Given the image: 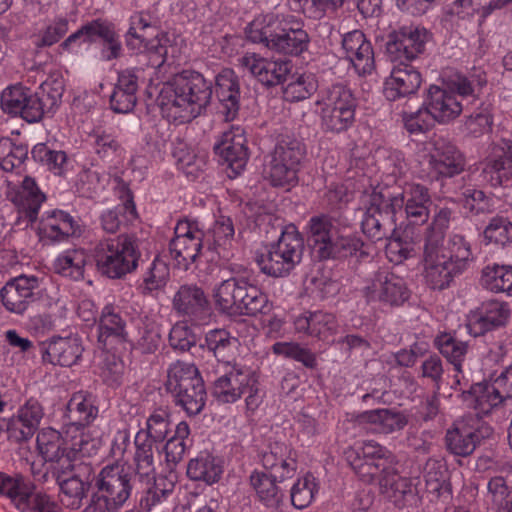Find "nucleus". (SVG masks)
I'll return each mask as SVG.
<instances>
[{
	"label": "nucleus",
	"instance_id": "nucleus-25",
	"mask_svg": "<svg viewBox=\"0 0 512 512\" xmlns=\"http://www.w3.org/2000/svg\"><path fill=\"white\" fill-rule=\"evenodd\" d=\"M241 65L267 87L283 84L292 69L289 60H268L255 53L244 55L241 58Z\"/></svg>",
	"mask_w": 512,
	"mask_h": 512
},
{
	"label": "nucleus",
	"instance_id": "nucleus-11",
	"mask_svg": "<svg viewBox=\"0 0 512 512\" xmlns=\"http://www.w3.org/2000/svg\"><path fill=\"white\" fill-rule=\"evenodd\" d=\"M383 190L396 214L404 210L408 225L427 223L432 200L426 186L418 183H405L402 191L397 194L391 193L387 188H383Z\"/></svg>",
	"mask_w": 512,
	"mask_h": 512
},
{
	"label": "nucleus",
	"instance_id": "nucleus-21",
	"mask_svg": "<svg viewBox=\"0 0 512 512\" xmlns=\"http://www.w3.org/2000/svg\"><path fill=\"white\" fill-rule=\"evenodd\" d=\"M97 341L107 350L129 342L127 321L119 307L107 304L102 308L97 319Z\"/></svg>",
	"mask_w": 512,
	"mask_h": 512
},
{
	"label": "nucleus",
	"instance_id": "nucleus-47",
	"mask_svg": "<svg viewBox=\"0 0 512 512\" xmlns=\"http://www.w3.org/2000/svg\"><path fill=\"white\" fill-rule=\"evenodd\" d=\"M190 427L187 422L181 421L175 428L174 435L169 438L164 446L165 461L172 471L183 460L186 452L192 446Z\"/></svg>",
	"mask_w": 512,
	"mask_h": 512
},
{
	"label": "nucleus",
	"instance_id": "nucleus-8",
	"mask_svg": "<svg viewBox=\"0 0 512 512\" xmlns=\"http://www.w3.org/2000/svg\"><path fill=\"white\" fill-rule=\"evenodd\" d=\"M363 234L373 243L390 239L397 230V214L383 188H374L364 196Z\"/></svg>",
	"mask_w": 512,
	"mask_h": 512
},
{
	"label": "nucleus",
	"instance_id": "nucleus-13",
	"mask_svg": "<svg viewBox=\"0 0 512 512\" xmlns=\"http://www.w3.org/2000/svg\"><path fill=\"white\" fill-rule=\"evenodd\" d=\"M222 367L224 368L222 375L213 383L212 396L222 404L235 403L246 394L249 384L253 385L256 372L236 361Z\"/></svg>",
	"mask_w": 512,
	"mask_h": 512
},
{
	"label": "nucleus",
	"instance_id": "nucleus-46",
	"mask_svg": "<svg viewBox=\"0 0 512 512\" xmlns=\"http://www.w3.org/2000/svg\"><path fill=\"white\" fill-rule=\"evenodd\" d=\"M491 390V383L480 382L471 385L469 390L463 391V400L476 411L475 414H472L473 416L480 417V414H488L494 407L503 402Z\"/></svg>",
	"mask_w": 512,
	"mask_h": 512
},
{
	"label": "nucleus",
	"instance_id": "nucleus-4",
	"mask_svg": "<svg viewBox=\"0 0 512 512\" xmlns=\"http://www.w3.org/2000/svg\"><path fill=\"white\" fill-rule=\"evenodd\" d=\"M140 240L135 234L123 233L100 240L94 248V259L101 275L121 279L138 267Z\"/></svg>",
	"mask_w": 512,
	"mask_h": 512
},
{
	"label": "nucleus",
	"instance_id": "nucleus-58",
	"mask_svg": "<svg viewBox=\"0 0 512 512\" xmlns=\"http://www.w3.org/2000/svg\"><path fill=\"white\" fill-rule=\"evenodd\" d=\"M57 483L61 490V503L67 508L79 509L90 487L88 480L81 479L80 474H72L65 479L57 481Z\"/></svg>",
	"mask_w": 512,
	"mask_h": 512
},
{
	"label": "nucleus",
	"instance_id": "nucleus-42",
	"mask_svg": "<svg viewBox=\"0 0 512 512\" xmlns=\"http://www.w3.org/2000/svg\"><path fill=\"white\" fill-rule=\"evenodd\" d=\"M197 382H204L198 368L192 363L177 360L169 365L164 386L167 393L171 394L189 386L193 387Z\"/></svg>",
	"mask_w": 512,
	"mask_h": 512
},
{
	"label": "nucleus",
	"instance_id": "nucleus-43",
	"mask_svg": "<svg viewBox=\"0 0 512 512\" xmlns=\"http://www.w3.org/2000/svg\"><path fill=\"white\" fill-rule=\"evenodd\" d=\"M357 420L378 425L379 430L385 434L400 431L408 424V418L403 412L387 408L364 411L357 415Z\"/></svg>",
	"mask_w": 512,
	"mask_h": 512
},
{
	"label": "nucleus",
	"instance_id": "nucleus-5",
	"mask_svg": "<svg viewBox=\"0 0 512 512\" xmlns=\"http://www.w3.org/2000/svg\"><path fill=\"white\" fill-rule=\"evenodd\" d=\"M303 251V237L291 225L281 231L278 240L268 245L266 253L258 255L256 261L264 274L275 278L285 277L300 264Z\"/></svg>",
	"mask_w": 512,
	"mask_h": 512
},
{
	"label": "nucleus",
	"instance_id": "nucleus-18",
	"mask_svg": "<svg viewBox=\"0 0 512 512\" xmlns=\"http://www.w3.org/2000/svg\"><path fill=\"white\" fill-rule=\"evenodd\" d=\"M213 151L235 176L239 175L249 159L245 130L240 126H231L216 139Z\"/></svg>",
	"mask_w": 512,
	"mask_h": 512
},
{
	"label": "nucleus",
	"instance_id": "nucleus-24",
	"mask_svg": "<svg viewBox=\"0 0 512 512\" xmlns=\"http://www.w3.org/2000/svg\"><path fill=\"white\" fill-rule=\"evenodd\" d=\"M432 177L436 180L452 178L465 168V158L460 150L451 142L438 139L429 157Z\"/></svg>",
	"mask_w": 512,
	"mask_h": 512
},
{
	"label": "nucleus",
	"instance_id": "nucleus-19",
	"mask_svg": "<svg viewBox=\"0 0 512 512\" xmlns=\"http://www.w3.org/2000/svg\"><path fill=\"white\" fill-rule=\"evenodd\" d=\"M394 63L389 77L383 84V95L390 102L415 95L423 82L421 72L411 63Z\"/></svg>",
	"mask_w": 512,
	"mask_h": 512
},
{
	"label": "nucleus",
	"instance_id": "nucleus-37",
	"mask_svg": "<svg viewBox=\"0 0 512 512\" xmlns=\"http://www.w3.org/2000/svg\"><path fill=\"white\" fill-rule=\"evenodd\" d=\"M118 187L122 204L101 215L102 228L108 233H116L121 225L137 216L133 194L128 185L120 179Z\"/></svg>",
	"mask_w": 512,
	"mask_h": 512
},
{
	"label": "nucleus",
	"instance_id": "nucleus-39",
	"mask_svg": "<svg viewBox=\"0 0 512 512\" xmlns=\"http://www.w3.org/2000/svg\"><path fill=\"white\" fill-rule=\"evenodd\" d=\"M156 443L135 435L133 468L128 467L129 473L135 474L140 483L151 484L156 476L154 445Z\"/></svg>",
	"mask_w": 512,
	"mask_h": 512
},
{
	"label": "nucleus",
	"instance_id": "nucleus-49",
	"mask_svg": "<svg viewBox=\"0 0 512 512\" xmlns=\"http://www.w3.org/2000/svg\"><path fill=\"white\" fill-rule=\"evenodd\" d=\"M99 38L103 41L101 56L105 61L119 59L123 55V46L120 36L112 22L102 19H94L93 42Z\"/></svg>",
	"mask_w": 512,
	"mask_h": 512
},
{
	"label": "nucleus",
	"instance_id": "nucleus-59",
	"mask_svg": "<svg viewBox=\"0 0 512 512\" xmlns=\"http://www.w3.org/2000/svg\"><path fill=\"white\" fill-rule=\"evenodd\" d=\"M356 111L343 109L320 110V126L324 133L340 134L351 128L355 122Z\"/></svg>",
	"mask_w": 512,
	"mask_h": 512
},
{
	"label": "nucleus",
	"instance_id": "nucleus-36",
	"mask_svg": "<svg viewBox=\"0 0 512 512\" xmlns=\"http://www.w3.org/2000/svg\"><path fill=\"white\" fill-rule=\"evenodd\" d=\"M223 472V460L207 451H202L190 459L186 469L190 480L204 482L207 485L219 482Z\"/></svg>",
	"mask_w": 512,
	"mask_h": 512
},
{
	"label": "nucleus",
	"instance_id": "nucleus-9",
	"mask_svg": "<svg viewBox=\"0 0 512 512\" xmlns=\"http://www.w3.org/2000/svg\"><path fill=\"white\" fill-rule=\"evenodd\" d=\"M493 428L481 417L468 414L446 431V450L457 457H469L477 447L493 436Z\"/></svg>",
	"mask_w": 512,
	"mask_h": 512
},
{
	"label": "nucleus",
	"instance_id": "nucleus-15",
	"mask_svg": "<svg viewBox=\"0 0 512 512\" xmlns=\"http://www.w3.org/2000/svg\"><path fill=\"white\" fill-rule=\"evenodd\" d=\"M137 481L129 469L108 465L96 477L95 487L102 497L120 509L137 489Z\"/></svg>",
	"mask_w": 512,
	"mask_h": 512
},
{
	"label": "nucleus",
	"instance_id": "nucleus-29",
	"mask_svg": "<svg viewBox=\"0 0 512 512\" xmlns=\"http://www.w3.org/2000/svg\"><path fill=\"white\" fill-rule=\"evenodd\" d=\"M97 396L90 391L80 390L74 392L64 414L65 425L82 430L90 426L98 417Z\"/></svg>",
	"mask_w": 512,
	"mask_h": 512
},
{
	"label": "nucleus",
	"instance_id": "nucleus-12",
	"mask_svg": "<svg viewBox=\"0 0 512 512\" xmlns=\"http://www.w3.org/2000/svg\"><path fill=\"white\" fill-rule=\"evenodd\" d=\"M431 34L423 27L402 26L391 32L386 43V53L391 62L411 63L425 52Z\"/></svg>",
	"mask_w": 512,
	"mask_h": 512
},
{
	"label": "nucleus",
	"instance_id": "nucleus-64",
	"mask_svg": "<svg viewBox=\"0 0 512 512\" xmlns=\"http://www.w3.org/2000/svg\"><path fill=\"white\" fill-rule=\"evenodd\" d=\"M37 449L42 458L47 462L55 459L58 454L68 449L61 433L51 427L43 428L37 434Z\"/></svg>",
	"mask_w": 512,
	"mask_h": 512
},
{
	"label": "nucleus",
	"instance_id": "nucleus-33",
	"mask_svg": "<svg viewBox=\"0 0 512 512\" xmlns=\"http://www.w3.org/2000/svg\"><path fill=\"white\" fill-rule=\"evenodd\" d=\"M246 277H231L223 280L213 291V298L217 311L230 317L237 316L240 303L243 299Z\"/></svg>",
	"mask_w": 512,
	"mask_h": 512
},
{
	"label": "nucleus",
	"instance_id": "nucleus-28",
	"mask_svg": "<svg viewBox=\"0 0 512 512\" xmlns=\"http://www.w3.org/2000/svg\"><path fill=\"white\" fill-rule=\"evenodd\" d=\"M296 333L326 340L337 333L338 321L333 313L323 310H305L292 318Z\"/></svg>",
	"mask_w": 512,
	"mask_h": 512
},
{
	"label": "nucleus",
	"instance_id": "nucleus-7",
	"mask_svg": "<svg viewBox=\"0 0 512 512\" xmlns=\"http://www.w3.org/2000/svg\"><path fill=\"white\" fill-rule=\"evenodd\" d=\"M304 155L305 148L301 141L291 135H279L270 153L267 170L271 184L275 187L295 185Z\"/></svg>",
	"mask_w": 512,
	"mask_h": 512
},
{
	"label": "nucleus",
	"instance_id": "nucleus-17",
	"mask_svg": "<svg viewBox=\"0 0 512 512\" xmlns=\"http://www.w3.org/2000/svg\"><path fill=\"white\" fill-rule=\"evenodd\" d=\"M439 236L431 237L428 244H424L423 251V276L426 285L437 291H443L451 287L455 278L463 274L461 270L450 265L446 260L442 259L437 252V241Z\"/></svg>",
	"mask_w": 512,
	"mask_h": 512
},
{
	"label": "nucleus",
	"instance_id": "nucleus-23",
	"mask_svg": "<svg viewBox=\"0 0 512 512\" xmlns=\"http://www.w3.org/2000/svg\"><path fill=\"white\" fill-rule=\"evenodd\" d=\"M481 176L492 187L502 186L512 178V141L501 139L491 147Z\"/></svg>",
	"mask_w": 512,
	"mask_h": 512
},
{
	"label": "nucleus",
	"instance_id": "nucleus-61",
	"mask_svg": "<svg viewBox=\"0 0 512 512\" xmlns=\"http://www.w3.org/2000/svg\"><path fill=\"white\" fill-rule=\"evenodd\" d=\"M318 84L311 73L293 75L283 88V97L288 102H298L309 98L317 91Z\"/></svg>",
	"mask_w": 512,
	"mask_h": 512
},
{
	"label": "nucleus",
	"instance_id": "nucleus-34",
	"mask_svg": "<svg viewBox=\"0 0 512 512\" xmlns=\"http://www.w3.org/2000/svg\"><path fill=\"white\" fill-rule=\"evenodd\" d=\"M510 316L509 304L497 299L481 302L472 312L473 323L475 326H479L481 333L505 326Z\"/></svg>",
	"mask_w": 512,
	"mask_h": 512
},
{
	"label": "nucleus",
	"instance_id": "nucleus-38",
	"mask_svg": "<svg viewBox=\"0 0 512 512\" xmlns=\"http://www.w3.org/2000/svg\"><path fill=\"white\" fill-rule=\"evenodd\" d=\"M237 339L226 329L215 328L207 331L199 348L211 354L220 365L234 362L233 355Z\"/></svg>",
	"mask_w": 512,
	"mask_h": 512
},
{
	"label": "nucleus",
	"instance_id": "nucleus-41",
	"mask_svg": "<svg viewBox=\"0 0 512 512\" xmlns=\"http://www.w3.org/2000/svg\"><path fill=\"white\" fill-rule=\"evenodd\" d=\"M316 105L325 109L356 111L358 102L348 85L335 83L320 90Z\"/></svg>",
	"mask_w": 512,
	"mask_h": 512
},
{
	"label": "nucleus",
	"instance_id": "nucleus-6",
	"mask_svg": "<svg viewBox=\"0 0 512 512\" xmlns=\"http://www.w3.org/2000/svg\"><path fill=\"white\" fill-rule=\"evenodd\" d=\"M453 211L448 207L440 208L433 216L432 222L426 228L425 243L428 244L431 237L439 236L436 252L446 260L450 265L455 266L463 273L468 269L473 261V254L470 243L464 236L459 234L451 235L446 243L444 237L449 228Z\"/></svg>",
	"mask_w": 512,
	"mask_h": 512
},
{
	"label": "nucleus",
	"instance_id": "nucleus-55",
	"mask_svg": "<svg viewBox=\"0 0 512 512\" xmlns=\"http://www.w3.org/2000/svg\"><path fill=\"white\" fill-rule=\"evenodd\" d=\"M86 265V254L83 250L72 249L61 254L54 263L57 274L74 281L83 279Z\"/></svg>",
	"mask_w": 512,
	"mask_h": 512
},
{
	"label": "nucleus",
	"instance_id": "nucleus-50",
	"mask_svg": "<svg viewBox=\"0 0 512 512\" xmlns=\"http://www.w3.org/2000/svg\"><path fill=\"white\" fill-rule=\"evenodd\" d=\"M45 200L46 196L40 191L35 180L26 176L15 196V203L31 222L37 219L39 209Z\"/></svg>",
	"mask_w": 512,
	"mask_h": 512
},
{
	"label": "nucleus",
	"instance_id": "nucleus-53",
	"mask_svg": "<svg viewBox=\"0 0 512 512\" xmlns=\"http://www.w3.org/2000/svg\"><path fill=\"white\" fill-rule=\"evenodd\" d=\"M170 425V411L159 407L152 411L146 419L145 428H141L136 435L156 444L162 443L171 431Z\"/></svg>",
	"mask_w": 512,
	"mask_h": 512
},
{
	"label": "nucleus",
	"instance_id": "nucleus-62",
	"mask_svg": "<svg viewBox=\"0 0 512 512\" xmlns=\"http://www.w3.org/2000/svg\"><path fill=\"white\" fill-rule=\"evenodd\" d=\"M28 158V146L9 138L0 139V167L6 172L20 168Z\"/></svg>",
	"mask_w": 512,
	"mask_h": 512
},
{
	"label": "nucleus",
	"instance_id": "nucleus-51",
	"mask_svg": "<svg viewBox=\"0 0 512 512\" xmlns=\"http://www.w3.org/2000/svg\"><path fill=\"white\" fill-rule=\"evenodd\" d=\"M82 443L83 440L80 441L79 448H76V443L73 444V447L61 452V454H58L55 459H49L47 461L50 463V473L56 481L65 479L72 474H79L78 471L82 469L89 472V467L82 466L81 463H77L78 455L82 452Z\"/></svg>",
	"mask_w": 512,
	"mask_h": 512
},
{
	"label": "nucleus",
	"instance_id": "nucleus-16",
	"mask_svg": "<svg viewBox=\"0 0 512 512\" xmlns=\"http://www.w3.org/2000/svg\"><path fill=\"white\" fill-rule=\"evenodd\" d=\"M1 107L7 114L20 116L28 123H37L44 116L45 104L32 91L21 84L7 87L1 94Z\"/></svg>",
	"mask_w": 512,
	"mask_h": 512
},
{
	"label": "nucleus",
	"instance_id": "nucleus-57",
	"mask_svg": "<svg viewBox=\"0 0 512 512\" xmlns=\"http://www.w3.org/2000/svg\"><path fill=\"white\" fill-rule=\"evenodd\" d=\"M319 491V483L311 472L297 478L290 489V501L294 508L303 510L310 506Z\"/></svg>",
	"mask_w": 512,
	"mask_h": 512
},
{
	"label": "nucleus",
	"instance_id": "nucleus-1",
	"mask_svg": "<svg viewBox=\"0 0 512 512\" xmlns=\"http://www.w3.org/2000/svg\"><path fill=\"white\" fill-rule=\"evenodd\" d=\"M212 95L211 81L199 72L184 70L163 83L157 103L169 120L187 123L203 113Z\"/></svg>",
	"mask_w": 512,
	"mask_h": 512
},
{
	"label": "nucleus",
	"instance_id": "nucleus-35",
	"mask_svg": "<svg viewBox=\"0 0 512 512\" xmlns=\"http://www.w3.org/2000/svg\"><path fill=\"white\" fill-rule=\"evenodd\" d=\"M206 236L204 231H200L185 238L170 240V255L178 269L187 271L197 261Z\"/></svg>",
	"mask_w": 512,
	"mask_h": 512
},
{
	"label": "nucleus",
	"instance_id": "nucleus-2",
	"mask_svg": "<svg viewBox=\"0 0 512 512\" xmlns=\"http://www.w3.org/2000/svg\"><path fill=\"white\" fill-rule=\"evenodd\" d=\"M245 34L251 42L285 56L302 55L311 42L302 20L292 15L270 14L255 19L246 27Z\"/></svg>",
	"mask_w": 512,
	"mask_h": 512
},
{
	"label": "nucleus",
	"instance_id": "nucleus-52",
	"mask_svg": "<svg viewBox=\"0 0 512 512\" xmlns=\"http://www.w3.org/2000/svg\"><path fill=\"white\" fill-rule=\"evenodd\" d=\"M436 348L458 373L462 372V362L468 353V342L462 341L455 334L441 333L434 340Z\"/></svg>",
	"mask_w": 512,
	"mask_h": 512
},
{
	"label": "nucleus",
	"instance_id": "nucleus-32",
	"mask_svg": "<svg viewBox=\"0 0 512 512\" xmlns=\"http://www.w3.org/2000/svg\"><path fill=\"white\" fill-rule=\"evenodd\" d=\"M37 491L33 481L21 473L13 475L0 472V496L9 499L11 505L22 512Z\"/></svg>",
	"mask_w": 512,
	"mask_h": 512
},
{
	"label": "nucleus",
	"instance_id": "nucleus-63",
	"mask_svg": "<svg viewBox=\"0 0 512 512\" xmlns=\"http://www.w3.org/2000/svg\"><path fill=\"white\" fill-rule=\"evenodd\" d=\"M32 158L55 175H62L67 164V155L62 150H53L45 143L36 144L31 151Z\"/></svg>",
	"mask_w": 512,
	"mask_h": 512
},
{
	"label": "nucleus",
	"instance_id": "nucleus-44",
	"mask_svg": "<svg viewBox=\"0 0 512 512\" xmlns=\"http://www.w3.org/2000/svg\"><path fill=\"white\" fill-rule=\"evenodd\" d=\"M43 231L47 237L55 241L81 234L78 221L62 210H54L47 215L43 222Z\"/></svg>",
	"mask_w": 512,
	"mask_h": 512
},
{
	"label": "nucleus",
	"instance_id": "nucleus-30",
	"mask_svg": "<svg viewBox=\"0 0 512 512\" xmlns=\"http://www.w3.org/2000/svg\"><path fill=\"white\" fill-rule=\"evenodd\" d=\"M249 485L257 501L265 508L280 511L285 503V492L280 487V480L264 470H253L249 475Z\"/></svg>",
	"mask_w": 512,
	"mask_h": 512
},
{
	"label": "nucleus",
	"instance_id": "nucleus-27",
	"mask_svg": "<svg viewBox=\"0 0 512 512\" xmlns=\"http://www.w3.org/2000/svg\"><path fill=\"white\" fill-rule=\"evenodd\" d=\"M346 58L360 75L371 74L375 69L374 51L371 42L361 30L345 33L341 41Z\"/></svg>",
	"mask_w": 512,
	"mask_h": 512
},
{
	"label": "nucleus",
	"instance_id": "nucleus-14",
	"mask_svg": "<svg viewBox=\"0 0 512 512\" xmlns=\"http://www.w3.org/2000/svg\"><path fill=\"white\" fill-rule=\"evenodd\" d=\"M172 309L192 324L201 325L208 322L212 315L210 301L204 289L195 283L179 286L172 299Z\"/></svg>",
	"mask_w": 512,
	"mask_h": 512
},
{
	"label": "nucleus",
	"instance_id": "nucleus-45",
	"mask_svg": "<svg viewBox=\"0 0 512 512\" xmlns=\"http://www.w3.org/2000/svg\"><path fill=\"white\" fill-rule=\"evenodd\" d=\"M481 287L492 293H505L512 296V266L487 265L481 270L479 279Z\"/></svg>",
	"mask_w": 512,
	"mask_h": 512
},
{
	"label": "nucleus",
	"instance_id": "nucleus-54",
	"mask_svg": "<svg viewBox=\"0 0 512 512\" xmlns=\"http://www.w3.org/2000/svg\"><path fill=\"white\" fill-rule=\"evenodd\" d=\"M129 27L124 34L126 48L133 54L143 52L146 45L145 30L151 27L149 16L143 11L134 12L128 19Z\"/></svg>",
	"mask_w": 512,
	"mask_h": 512
},
{
	"label": "nucleus",
	"instance_id": "nucleus-40",
	"mask_svg": "<svg viewBox=\"0 0 512 512\" xmlns=\"http://www.w3.org/2000/svg\"><path fill=\"white\" fill-rule=\"evenodd\" d=\"M387 473V476L379 480L382 492L392 498L397 505L405 506L411 504L416 497V488L411 480L401 477L394 466Z\"/></svg>",
	"mask_w": 512,
	"mask_h": 512
},
{
	"label": "nucleus",
	"instance_id": "nucleus-3",
	"mask_svg": "<svg viewBox=\"0 0 512 512\" xmlns=\"http://www.w3.org/2000/svg\"><path fill=\"white\" fill-rule=\"evenodd\" d=\"M337 220L326 213L312 216L307 222L308 240L320 261H345L349 258L366 259L369 252L360 236L344 234Z\"/></svg>",
	"mask_w": 512,
	"mask_h": 512
},
{
	"label": "nucleus",
	"instance_id": "nucleus-60",
	"mask_svg": "<svg viewBox=\"0 0 512 512\" xmlns=\"http://www.w3.org/2000/svg\"><path fill=\"white\" fill-rule=\"evenodd\" d=\"M169 280V268L166 263L156 257L143 276L139 289L144 296H154L163 290Z\"/></svg>",
	"mask_w": 512,
	"mask_h": 512
},
{
	"label": "nucleus",
	"instance_id": "nucleus-26",
	"mask_svg": "<svg viewBox=\"0 0 512 512\" xmlns=\"http://www.w3.org/2000/svg\"><path fill=\"white\" fill-rule=\"evenodd\" d=\"M215 95L219 113L225 121H233L239 114L241 90L239 77L232 69H223L216 75Z\"/></svg>",
	"mask_w": 512,
	"mask_h": 512
},
{
	"label": "nucleus",
	"instance_id": "nucleus-48",
	"mask_svg": "<svg viewBox=\"0 0 512 512\" xmlns=\"http://www.w3.org/2000/svg\"><path fill=\"white\" fill-rule=\"evenodd\" d=\"M272 309L273 303L269 300L267 294L252 284L247 278L237 316L257 317L259 315H269Z\"/></svg>",
	"mask_w": 512,
	"mask_h": 512
},
{
	"label": "nucleus",
	"instance_id": "nucleus-20",
	"mask_svg": "<svg viewBox=\"0 0 512 512\" xmlns=\"http://www.w3.org/2000/svg\"><path fill=\"white\" fill-rule=\"evenodd\" d=\"M36 276L20 275L10 279L0 290L3 306L11 313L22 315L38 299Z\"/></svg>",
	"mask_w": 512,
	"mask_h": 512
},
{
	"label": "nucleus",
	"instance_id": "nucleus-56",
	"mask_svg": "<svg viewBox=\"0 0 512 512\" xmlns=\"http://www.w3.org/2000/svg\"><path fill=\"white\" fill-rule=\"evenodd\" d=\"M174 403L183 408L189 416L198 415L204 408L207 393L204 382L189 386L170 394Z\"/></svg>",
	"mask_w": 512,
	"mask_h": 512
},
{
	"label": "nucleus",
	"instance_id": "nucleus-31",
	"mask_svg": "<svg viewBox=\"0 0 512 512\" xmlns=\"http://www.w3.org/2000/svg\"><path fill=\"white\" fill-rule=\"evenodd\" d=\"M83 352L79 340L73 337H54L41 344L43 362L64 367L76 364Z\"/></svg>",
	"mask_w": 512,
	"mask_h": 512
},
{
	"label": "nucleus",
	"instance_id": "nucleus-10",
	"mask_svg": "<svg viewBox=\"0 0 512 512\" xmlns=\"http://www.w3.org/2000/svg\"><path fill=\"white\" fill-rule=\"evenodd\" d=\"M411 294L406 280L388 267L374 272L370 284L364 288V295L369 302H379L389 308L404 306Z\"/></svg>",
	"mask_w": 512,
	"mask_h": 512
},
{
	"label": "nucleus",
	"instance_id": "nucleus-22",
	"mask_svg": "<svg viewBox=\"0 0 512 512\" xmlns=\"http://www.w3.org/2000/svg\"><path fill=\"white\" fill-rule=\"evenodd\" d=\"M423 108L427 116L438 123H448L458 117L464 103L457 99L453 91L438 85H430L423 96Z\"/></svg>",
	"mask_w": 512,
	"mask_h": 512
}]
</instances>
